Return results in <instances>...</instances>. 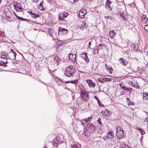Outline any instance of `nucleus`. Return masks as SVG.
Masks as SVG:
<instances>
[{"instance_id":"1","label":"nucleus","mask_w":148,"mask_h":148,"mask_svg":"<svg viewBox=\"0 0 148 148\" xmlns=\"http://www.w3.org/2000/svg\"><path fill=\"white\" fill-rule=\"evenodd\" d=\"M52 142L51 143L52 144ZM56 147L57 148H66V143L62 142L60 137L57 136L53 139V142L52 147Z\"/></svg>"},{"instance_id":"2","label":"nucleus","mask_w":148,"mask_h":148,"mask_svg":"<svg viewBox=\"0 0 148 148\" xmlns=\"http://www.w3.org/2000/svg\"><path fill=\"white\" fill-rule=\"evenodd\" d=\"M75 72V67L72 65H70L66 68L64 71V73L66 76L70 77L73 76Z\"/></svg>"},{"instance_id":"3","label":"nucleus","mask_w":148,"mask_h":148,"mask_svg":"<svg viewBox=\"0 0 148 148\" xmlns=\"http://www.w3.org/2000/svg\"><path fill=\"white\" fill-rule=\"evenodd\" d=\"M116 134L117 139L121 140L124 138V134L123 129L120 126L117 127Z\"/></svg>"},{"instance_id":"4","label":"nucleus","mask_w":148,"mask_h":148,"mask_svg":"<svg viewBox=\"0 0 148 148\" xmlns=\"http://www.w3.org/2000/svg\"><path fill=\"white\" fill-rule=\"evenodd\" d=\"M48 33L50 36L53 38L52 40H56L57 39L59 35L58 32L54 31L53 29H49Z\"/></svg>"},{"instance_id":"5","label":"nucleus","mask_w":148,"mask_h":148,"mask_svg":"<svg viewBox=\"0 0 148 148\" xmlns=\"http://www.w3.org/2000/svg\"><path fill=\"white\" fill-rule=\"evenodd\" d=\"M13 5L17 11L21 12L23 11V9L21 7V4L18 2L16 1L14 2Z\"/></svg>"},{"instance_id":"6","label":"nucleus","mask_w":148,"mask_h":148,"mask_svg":"<svg viewBox=\"0 0 148 148\" xmlns=\"http://www.w3.org/2000/svg\"><path fill=\"white\" fill-rule=\"evenodd\" d=\"M58 33L60 35H65L67 34L68 30L64 28L59 27L58 28Z\"/></svg>"},{"instance_id":"7","label":"nucleus","mask_w":148,"mask_h":148,"mask_svg":"<svg viewBox=\"0 0 148 148\" xmlns=\"http://www.w3.org/2000/svg\"><path fill=\"white\" fill-rule=\"evenodd\" d=\"M68 15V13L66 12H60L59 13L58 18L59 20L63 21L64 18H66Z\"/></svg>"},{"instance_id":"8","label":"nucleus","mask_w":148,"mask_h":148,"mask_svg":"<svg viewBox=\"0 0 148 148\" xmlns=\"http://www.w3.org/2000/svg\"><path fill=\"white\" fill-rule=\"evenodd\" d=\"M86 13V11L85 9H81L80 10L78 15V16L82 18H83L84 17Z\"/></svg>"},{"instance_id":"9","label":"nucleus","mask_w":148,"mask_h":148,"mask_svg":"<svg viewBox=\"0 0 148 148\" xmlns=\"http://www.w3.org/2000/svg\"><path fill=\"white\" fill-rule=\"evenodd\" d=\"M81 57L85 60L86 63L89 62V60L87 54L86 53H83L81 54Z\"/></svg>"},{"instance_id":"10","label":"nucleus","mask_w":148,"mask_h":148,"mask_svg":"<svg viewBox=\"0 0 148 148\" xmlns=\"http://www.w3.org/2000/svg\"><path fill=\"white\" fill-rule=\"evenodd\" d=\"M101 113L105 116H109L111 115L110 111L107 109L106 110L104 111L102 110Z\"/></svg>"},{"instance_id":"11","label":"nucleus","mask_w":148,"mask_h":148,"mask_svg":"<svg viewBox=\"0 0 148 148\" xmlns=\"http://www.w3.org/2000/svg\"><path fill=\"white\" fill-rule=\"evenodd\" d=\"M86 82L88 84V86L90 87H94L95 86V84L93 82L92 80L87 79L86 80Z\"/></svg>"},{"instance_id":"12","label":"nucleus","mask_w":148,"mask_h":148,"mask_svg":"<svg viewBox=\"0 0 148 148\" xmlns=\"http://www.w3.org/2000/svg\"><path fill=\"white\" fill-rule=\"evenodd\" d=\"M142 21L143 23L148 24V18L145 14H143L141 16Z\"/></svg>"},{"instance_id":"13","label":"nucleus","mask_w":148,"mask_h":148,"mask_svg":"<svg viewBox=\"0 0 148 148\" xmlns=\"http://www.w3.org/2000/svg\"><path fill=\"white\" fill-rule=\"evenodd\" d=\"M69 59L73 62H75L76 59V55L75 54L70 53L69 56Z\"/></svg>"},{"instance_id":"14","label":"nucleus","mask_w":148,"mask_h":148,"mask_svg":"<svg viewBox=\"0 0 148 148\" xmlns=\"http://www.w3.org/2000/svg\"><path fill=\"white\" fill-rule=\"evenodd\" d=\"M87 27V25L85 22H82L79 25V28L80 29L82 30L84 29H86Z\"/></svg>"},{"instance_id":"15","label":"nucleus","mask_w":148,"mask_h":148,"mask_svg":"<svg viewBox=\"0 0 148 148\" xmlns=\"http://www.w3.org/2000/svg\"><path fill=\"white\" fill-rule=\"evenodd\" d=\"M56 43L57 45H55L54 47L58 48L62 45L63 43L61 41L58 39V38L57 39H56Z\"/></svg>"},{"instance_id":"16","label":"nucleus","mask_w":148,"mask_h":148,"mask_svg":"<svg viewBox=\"0 0 148 148\" xmlns=\"http://www.w3.org/2000/svg\"><path fill=\"white\" fill-rule=\"evenodd\" d=\"M119 60L121 62V63L124 66H127L128 64V62L123 58H120Z\"/></svg>"},{"instance_id":"17","label":"nucleus","mask_w":148,"mask_h":148,"mask_svg":"<svg viewBox=\"0 0 148 148\" xmlns=\"http://www.w3.org/2000/svg\"><path fill=\"white\" fill-rule=\"evenodd\" d=\"M88 127L90 129L92 132L94 131L95 129V126L92 124L91 123H89L87 125Z\"/></svg>"},{"instance_id":"18","label":"nucleus","mask_w":148,"mask_h":148,"mask_svg":"<svg viewBox=\"0 0 148 148\" xmlns=\"http://www.w3.org/2000/svg\"><path fill=\"white\" fill-rule=\"evenodd\" d=\"M105 67L107 71L109 72L110 74L112 73L113 70L111 66H107L106 64H105Z\"/></svg>"},{"instance_id":"19","label":"nucleus","mask_w":148,"mask_h":148,"mask_svg":"<svg viewBox=\"0 0 148 148\" xmlns=\"http://www.w3.org/2000/svg\"><path fill=\"white\" fill-rule=\"evenodd\" d=\"M10 54H13V57L11 58V59L14 60L16 58V53L12 49H10Z\"/></svg>"},{"instance_id":"20","label":"nucleus","mask_w":148,"mask_h":148,"mask_svg":"<svg viewBox=\"0 0 148 148\" xmlns=\"http://www.w3.org/2000/svg\"><path fill=\"white\" fill-rule=\"evenodd\" d=\"M132 47L134 51H138L139 50V47L137 44H133Z\"/></svg>"},{"instance_id":"21","label":"nucleus","mask_w":148,"mask_h":148,"mask_svg":"<svg viewBox=\"0 0 148 148\" xmlns=\"http://www.w3.org/2000/svg\"><path fill=\"white\" fill-rule=\"evenodd\" d=\"M109 36L111 38H113L116 34V33L114 30H112L109 32Z\"/></svg>"},{"instance_id":"22","label":"nucleus","mask_w":148,"mask_h":148,"mask_svg":"<svg viewBox=\"0 0 148 148\" xmlns=\"http://www.w3.org/2000/svg\"><path fill=\"white\" fill-rule=\"evenodd\" d=\"M113 133L112 131L109 132L108 134L106 137L108 139H112L114 137Z\"/></svg>"},{"instance_id":"23","label":"nucleus","mask_w":148,"mask_h":148,"mask_svg":"<svg viewBox=\"0 0 148 148\" xmlns=\"http://www.w3.org/2000/svg\"><path fill=\"white\" fill-rule=\"evenodd\" d=\"M30 15L32 17L36 18L40 16V15L38 14H36L33 13L32 11H30Z\"/></svg>"},{"instance_id":"24","label":"nucleus","mask_w":148,"mask_h":148,"mask_svg":"<svg viewBox=\"0 0 148 148\" xmlns=\"http://www.w3.org/2000/svg\"><path fill=\"white\" fill-rule=\"evenodd\" d=\"M105 45L102 44H100L98 46H97L96 47V48L95 49V50H97V53H99V49H102V48L103 47V46H104Z\"/></svg>"},{"instance_id":"25","label":"nucleus","mask_w":148,"mask_h":148,"mask_svg":"<svg viewBox=\"0 0 148 148\" xmlns=\"http://www.w3.org/2000/svg\"><path fill=\"white\" fill-rule=\"evenodd\" d=\"M7 56H8L9 55L7 54L5 52L4 53L2 52L1 54V57L2 58L5 59L7 58Z\"/></svg>"},{"instance_id":"26","label":"nucleus","mask_w":148,"mask_h":148,"mask_svg":"<svg viewBox=\"0 0 148 148\" xmlns=\"http://www.w3.org/2000/svg\"><path fill=\"white\" fill-rule=\"evenodd\" d=\"M120 146L121 148H130L129 146L127 145L124 143L121 144Z\"/></svg>"},{"instance_id":"27","label":"nucleus","mask_w":148,"mask_h":148,"mask_svg":"<svg viewBox=\"0 0 148 148\" xmlns=\"http://www.w3.org/2000/svg\"><path fill=\"white\" fill-rule=\"evenodd\" d=\"M143 98L144 99L146 100L147 97H148V93L147 92L143 93Z\"/></svg>"},{"instance_id":"28","label":"nucleus","mask_w":148,"mask_h":148,"mask_svg":"<svg viewBox=\"0 0 148 148\" xmlns=\"http://www.w3.org/2000/svg\"><path fill=\"white\" fill-rule=\"evenodd\" d=\"M119 85L122 88L123 90H127L128 89V88H127L124 85V84H119Z\"/></svg>"},{"instance_id":"29","label":"nucleus","mask_w":148,"mask_h":148,"mask_svg":"<svg viewBox=\"0 0 148 148\" xmlns=\"http://www.w3.org/2000/svg\"><path fill=\"white\" fill-rule=\"evenodd\" d=\"M83 95L85 96L86 97H88V95H87V93L86 92L82 91L81 93V98L82 97Z\"/></svg>"},{"instance_id":"30","label":"nucleus","mask_w":148,"mask_h":148,"mask_svg":"<svg viewBox=\"0 0 148 148\" xmlns=\"http://www.w3.org/2000/svg\"><path fill=\"white\" fill-rule=\"evenodd\" d=\"M92 118V116H90L88 117V118L86 119H83L85 121L87 122H88L90 121Z\"/></svg>"},{"instance_id":"31","label":"nucleus","mask_w":148,"mask_h":148,"mask_svg":"<svg viewBox=\"0 0 148 148\" xmlns=\"http://www.w3.org/2000/svg\"><path fill=\"white\" fill-rule=\"evenodd\" d=\"M120 16L121 17H122V18L123 19H125V20L126 19V16L122 12H121L120 13Z\"/></svg>"},{"instance_id":"32","label":"nucleus","mask_w":148,"mask_h":148,"mask_svg":"<svg viewBox=\"0 0 148 148\" xmlns=\"http://www.w3.org/2000/svg\"><path fill=\"white\" fill-rule=\"evenodd\" d=\"M111 3V1L109 0H107L105 4L106 6H107L108 7L110 6V4Z\"/></svg>"},{"instance_id":"33","label":"nucleus","mask_w":148,"mask_h":148,"mask_svg":"<svg viewBox=\"0 0 148 148\" xmlns=\"http://www.w3.org/2000/svg\"><path fill=\"white\" fill-rule=\"evenodd\" d=\"M78 80L76 79L75 80H71V83L75 84H76L77 83H78Z\"/></svg>"},{"instance_id":"34","label":"nucleus","mask_w":148,"mask_h":148,"mask_svg":"<svg viewBox=\"0 0 148 148\" xmlns=\"http://www.w3.org/2000/svg\"><path fill=\"white\" fill-rule=\"evenodd\" d=\"M0 35L1 36V37L4 38H5V37L6 36V35H5L4 32H1L0 31Z\"/></svg>"},{"instance_id":"35","label":"nucleus","mask_w":148,"mask_h":148,"mask_svg":"<svg viewBox=\"0 0 148 148\" xmlns=\"http://www.w3.org/2000/svg\"><path fill=\"white\" fill-rule=\"evenodd\" d=\"M3 66L4 67H5L7 66L5 64L4 62H3L2 61L0 62V66Z\"/></svg>"},{"instance_id":"36","label":"nucleus","mask_w":148,"mask_h":148,"mask_svg":"<svg viewBox=\"0 0 148 148\" xmlns=\"http://www.w3.org/2000/svg\"><path fill=\"white\" fill-rule=\"evenodd\" d=\"M139 132H140L141 134L142 135H144L145 134V132L142 129L140 130Z\"/></svg>"},{"instance_id":"37","label":"nucleus","mask_w":148,"mask_h":148,"mask_svg":"<svg viewBox=\"0 0 148 148\" xmlns=\"http://www.w3.org/2000/svg\"><path fill=\"white\" fill-rule=\"evenodd\" d=\"M103 79L104 81H111V78H103Z\"/></svg>"},{"instance_id":"38","label":"nucleus","mask_w":148,"mask_h":148,"mask_svg":"<svg viewBox=\"0 0 148 148\" xmlns=\"http://www.w3.org/2000/svg\"><path fill=\"white\" fill-rule=\"evenodd\" d=\"M144 29L146 31V32H148V24H146V25L145 26Z\"/></svg>"},{"instance_id":"39","label":"nucleus","mask_w":148,"mask_h":148,"mask_svg":"<svg viewBox=\"0 0 148 148\" xmlns=\"http://www.w3.org/2000/svg\"><path fill=\"white\" fill-rule=\"evenodd\" d=\"M97 122L99 124L102 125L101 123V119L100 118H98Z\"/></svg>"},{"instance_id":"40","label":"nucleus","mask_w":148,"mask_h":148,"mask_svg":"<svg viewBox=\"0 0 148 148\" xmlns=\"http://www.w3.org/2000/svg\"><path fill=\"white\" fill-rule=\"evenodd\" d=\"M103 78H102L99 79H98V81L100 82L101 83H103L104 81L103 80Z\"/></svg>"},{"instance_id":"41","label":"nucleus","mask_w":148,"mask_h":148,"mask_svg":"<svg viewBox=\"0 0 148 148\" xmlns=\"http://www.w3.org/2000/svg\"><path fill=\"white\" fill-rule=\"evenodd\" d=\"M98 103L100 106H101L102 107H103L104 106L101 103V102L100 101H98Z\"/></svg>"},{"instance_id":"42","label":"nucleus","mask_w":148,"mask_h":148,"mask_svg":"<svg viewBox=\"0 0 148 148\" xmlns=\"http://www.w3.org/2000/svg\"><path fill=\"white\" fill-rule=\"evenodd\" d=\"M39 7L40 10H45V8L43 7L42 5H39Z\"/></svg>"},{"instance_id":"43","label":"nucleus","mask_w":148,"mask_h":148,"mask_svg":"<svg viewBox=\"0 0 148 148\" xmlns=\"http://www.w3.org/2000/svg\"><path fill=\"white\" fill-rule=\"evenodd\" d=\"M5 16L8 18H10V15L9 13L6 12L5 15Z\"/></svg>"},{"instance_id":"44","label":"nucleus","mask_w":148,"mask_h":148,"mask_svg":"<svg viewBox=\"0 0 148 148\" xmlns=\"http://www.w3.org/2000/svg\"><path fill=\"white\" fill-rule=\"evenodd\" d=\"M71 148H78L76 144H74L72 146Z\"/></svg>"},{"instance_id":"45","label":"nucleus","mask_w":148,"mask_h":148,"mask_svg":"<svg viewBox=\"0 0 148 148\" xmlns=\"http://www.w3.org/2000/svg\"><path fill=\"white\" fill-rule=\"evenodd\" d=\"M132 89L131 88H128L127 90V91H129L130 92L132 90Z\"/></svg>"},{"instance_id":"46","label":"nucleus","mask_w":148,"mask_h":148,"mask_svg":"<svg viewBox=\"0 0 148 148\" xmlns=\"http://www.w3.org/2000/svg\"><path fill=\"white\" fill-rule=\"evenodd\" d=\"M91 41H90L88 43V48H90V46L91 45Z\"/></svg>"},{"instance_id":"47","label":"nucleus","mask_w":148,"mask_h":148,"mask_svg":"<svg viewBox=\"0 0 148 148\" xmlns=\"http://www.w3.org/2000/svg\"><path fill=\"white\" fill-rule=\"evenodd\" d=\"M94 98L95 99H96V100H97V102L98 101H99V99L96 96H95L94 97Z\"/></svg>"},{"instance_id":"48","label":"nucleus","mask_w":148,"mask_h":148,"mask_svg":"<svg viewBox=\"0 0 148 148\" xmlns=\"http://www.w3.org/2000/svg\"><path fill=\"white\" fill-rule=\"evenodd\" d=\"M136 129L138 130L139 131L140 130H141L142 129L140 128L138 126L136 127Z\"/></svg>"},{"instance_id":"49","label":"nucleus","mask_w":148,"mask_h":148,"mask_svg":"<svg viewBox=\"0 0 148 148\" xmlns=\"http://www.w3.org/2000/svg\"><path fill=\"white\" fill-rule=\"evenodd\" d=\"M20 20H21V21H26L27 20L26 19L24 18L21 17V18L20 19Z\"/></svg>"},{"instance_id":"50","label":"nucleus","mask_w":148,"mask_h":148,"mask_svg":"<svg viewBox=\"0 0 148 148\" xmlns=\"http://www.w3.org/2000/svg\"><path fill=\"white\" fill-rule=\"evenodd\" d=\"M104 17L106 18H110V19H111V18L112 17L111 16H105Z\"/></svg>"},{"instance_id":"51","label":"nucleus","mask_w":148,"mask_h":148,"mask_svg":"<svg viewBox=\"0 0 148 148\" xmlns=\"http://www.w3.org/2000/svg\"><path fill=\"white\" fill-rule=\"evenodd\" d=\"M108 9L110 11H111L112 9L110 6L108 7Z\"/></svg>"},{"instance_id":"52","label":"nucleus","mask_w":148,"mask_h":148,"mask_svg":"<svg viewBox=\"0 0 148 148\" xmlns=\"http://www.w3.org/2000/svg\"><path fill=\"white\" fill-rule=\"evenodd\" d=\"M16 16V17L17 19H18L19 20H20L21 18V17L18 16Z\"/></svg>"},{"instance_id":"53","label":"nucleus","mask_w":148,"mask_h":148,"mask_svg":"<svg viewBox=\"0 0 148 148\" xmlns=\"http://www.w3.org/2000/svg\"><path fill=\"white\" fill-rule=\"evenodd\" d=\"M71 81H66V82H65V84H67V83H71Z\"/></svg>"},{"instance_id":"54","label":"nucleus","mask_w":148,"mask_h":148,"mask_svg":"<svg viewBox=\"0 0 148 148\" xmlns=\"http://www.w3.org/2000/svg\"><path fill=\"white\" fill-rule=\"evenodd\" d=\"M81 123H82V125H83L84 127V123L82 121V122H81Z\"/></svg>"},{"instance_id":"55","label":"nucleus","mask_w":148,"mask_h":148,"mask_svg":"<svg viewBox=\"0 0 148 148\" xmlns=\"http://www.w3.org/2000/svg\"><path fill=\"white\" fill-rule=\"evenodd\" d=\"M10 56L9 57V58L10 59H11V58L12 57H13V54H10Z\"/></svg>"},{"instance_id":"56","label":"nucleus","mask_w":148,"mask_h":148,"mask_svg":"<svg viewBox=\"0 0 148 148\" xmlns=\"http://www.w3.org/2000/svg\"><path fill=\"white\" fill-rule=\"evenodd\" d=\"M126 99H127V101H129V102H130V99H129V98H128V97H127V98H126Z\"/></svg>"},{"instance_id":"57","label":"nucleus","mask_w":148,"mask_h":148,"mask_svg":"<svg viewBox=\"0 0 148 148\" xmlns=\"http://www.w3.org/2000/svg\"><path fill=\"white\" fill-rule=\"evenodd\" d=\"M130 104L131 105H134V103L133 102H130Z\"/></svg>"},{"instance_id":"58","label":"nucleus","mask_w":148,"mask_h":148,"mask_svg":"<svg viewBox=\"0 0 148 148\" xmlns=\"http://www.w3.org/2000/svg\"><path fill=\"white\" fill-rule=\"evenodd\" d=\"M96 49V48H94V49L93 50L94 51L93 52V54H95V51H96V50L95 51V49Z\"/></svg>"},{"instance_id":"59","label":"nucleus","mask_w":148,"mask_h":148,"mask_svg":"<svg viewBox=\"0 0 148 148\" xmlns=\"http://www.w3.org/2000/svg\"><path fill=\"white\" fill-rule=\"evenodd\" d=\"M145 120H146L148 122V117H146Z\"/></svg>"},{"instance_id":"60","label":"nucleus","mask_w":148,"mask_h":148,"mask_svg":"<svg viewBox=\"0 0 148 148\" xmlns=\"http://www.w3.org/2000/svg\"><path fill=\"white\" fill-rule=\"evenodd\" d=\"M78 0H74V2H77L78 1Z\"/></svg>"},{"instance_id":"61","label":"nucleus","mask_w":148,"mask_h":148,"mask_svg":"<svg viewBox=\"0 0 148 148\" xmlns=\"http://www.w3.org/2000/svg\"><path fill=\"white\" fill-rule=\"evenodd\" d=\"M4 63L6 65V64L8 63V62H7V61H6L5 62H4Z\"/></svg>"},{"instance_id":"62","label":"nucleus","mask_w":148,"mask_h":148,"mask_svg":"<svg viewBox=\"0 0 148 148\" xmlns=\"http://www.w3.org/2000/svg\"><path fill=\"white\" fill-rule=\"evenodd\" d=\"M42 2H43V1H42L41 3H40V5H42Z\"/></svg>"},{"instance_id":"63","label":"nucleus","mask_w":148,"mask_h":148,"mask_svg":"<svg viewBox=\"0 0 148 148\" xmlns=\"http://www.w3.org/2000/svg\"><path fill=\"white\" fill-rule=\"evenodd\" d=\"M2 0H0V3H1Z\"/></svg>"},{"instance_id":"64","label":"nucleus","mask_w":148,"mask_h":148,"mask_svg":"<svg viewBox=\"0 0 148 148\" xmlns=\"http://www.w3.org/2000/svg\"><path fill=\"white\" fill-rule=\"evenodd\" d=\"M3 40V39H1L0 40H1V41H2L3 42V41H2V40Z\"/></svg>"}]
</instances>
